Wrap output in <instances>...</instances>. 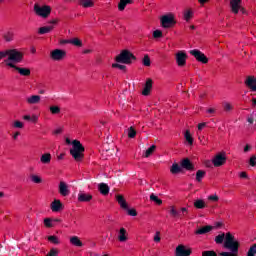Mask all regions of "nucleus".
I'll return each mask as SVG.
<instances>
[{
	"label": "nucleus",
	"mask_w": 256,
	"mask_h": 256,
	"mask_svg": "<svg viewBox=\"0 0 256 256\" xmlns=\"http://www.w3.org/2000/svg\"><path fill=\"white\" fill-rule=\"evenodd\" d=\"M79 3L85 9H87L89 7H93V5H94L93 0H80Z\"/></svg>",
	"instance_id": "36"
},
{
	"label": "nucleus",
	"mask_w": 256,
	"mask_h": 256,
	"mask_svg": "<svg viewBox=\"0 0 256 256\" xmlns=\"http://www.w3.org/2000/svg\"><path fill=\"white\" fill-rule=\"evenodd\" d=\"M49 109L52 115H59V113H61V108L59 106H50Z\"/></svg>",
	"instance_id": "41"
},
{
	"label": "nucleus",
	"mask_w": 256,
	"mask_h": 256,
	"mask_svg": "<svg viewBox=\"0 0 256 256\" xmlns=\"http://www.w3.org/2000/svg\"><path fill=\"white\" fill-rule=\"evenodd\" d=\"M214 167H223L227 163V156L225 152H220L212 159Z\"/></svg>",
	"instance_id": "7"
},
{
	"label": "nucleus",
	"mask_w": 256,
	"mask_h": 256,
	"mask_svg": "<svg viewBox=\"0 0 256 256\" xmlns=\"http://www.w3.org/2000/svg\"><path fill=\"white\" fill-rule=\"evenodd\" d=\"M239 241L235 239V236L231 232L226 233V240L224 241L225 249H229L231 252H220L219 256H239Z\"/></svg>",
	"instance_id": "1"
},
{
	"label": "nucleus",
	"mask_w": 256,
	"mask_h": 256,
	"mask_svg": "<svg viewBox=\"0 0 256 256\" xmlns=\"http://www.w3.org/2000/svg\"><path fill=\"white\" fill-rule=\"evenodd\" d=\"M126 211H128V215H130V217H137V210H135L134 208H128Z\"/></svg>",
	"instance_id": "54"
},
{
	"label": "nucleus",
	"mask_w": 256,
	"mask_h": 256,
	"mask_svg": "<svg viewBox=\"0 0 256 256\" xmlns=\"http://www.w3.org/2000/svg\"><path fill=\"white\" fill-rule=\"evenodd\" d=\"M182 169H186V171H195V165L191 162L189 158H185L180 162Z\"/></svg>",
	"instance_id": "16"
},
{
	"label": "nucleus",
	"mask_w": 256,
	"mask_h": 256,
	"mask_svg": "<svg viewBox=\"0 0 256 256\" xmlns=\"http://www.w3.org/2000/svg\"><path fill=\"white\" fill-rule=\"evenodd\" d=\"M44 225H45V227H48L49 229L51 227H55V224H53V219H51V218H45Z\"/></svg>",
	"instance_id": "44"
},
{
	"label": "nucleus",
	"mask_w": 256,
	"mask_h": 256,
	"mask_svg": "<svg viewBox=\"0 0 256 256\" xmlns=\"http://www.w3.org/2000/svg\"><path fill=\"white\" fill-rule=\"evenodd\" d=\"M247 121L250 125H253V123H255V118H253V115H250L248 118H247Z\"/></svg>",
	"instance_id": "58"
},
{
	"label": "nucleus",
	"mask_w": 256,
	"mask_h": 256,
	"mask_svg": "<svg viewBox=\"0 0 256 256\" xmlns=\"http://www.w3.org/2000/svg\"><path fill=\"white\" fill-rule=\"evenodd\" d=\"M194 207L196 209H205V207H207V205L205 204V201L198 199L194 202Z\"/></svg>",
	"instance_id": "34"
},
{
	"label": "nucleus",
	"mask_w": 256,
	"mask_h": 256,
	"mask_svg": "<svg viewBox=\"0 0 256 256\" xmlns=\"http://www.w3.org/2000/svg\"><path fill=\"white\" fill-rule=\"evenodd\" d=\"M136 135H137V131L135 130V128H133V126H131L128 129V137H129V139H135Z\"/></svg>",
	"instance_id": "42"
},
{
	"label": "nucleus",
	"mask_w": 256,
	"mask_h": 256,
	"mask_svg": "<svg viewBox=\"0 0 256 256\" xmlns=\"http://www.w3.org/2000/svg\"><path fill=\"white\" fill-rule=\"evenodd\" d=\"M5 57L9 58V49L0 51V61H1V59H5Z\"/></svg>",
	"instance_id": "53"
},
{
	"label": "nucleus",
	"mask_w": 256,
	"mask_h": 256,
	"mask_svg": "<svg viewBox=\"0 0 256 256\" xmlns=\"http://www.w3.org/2000/svg\"><path fill=\"white\" fill-rule=\"evenodd\" d=\"M59 193L62 195V197H68V195L71 193V191H69V186L64 181L59 183Z\"/></svg>",
	"instance_id": "17"
},
{
	"label": "nucleus",
	"mask_w": 256,
	"mask_h": 256,
	"mask_svg": "<svg viewBox=\"0 0 256 256\" xmlns=\"http://www.w3.org/2000/svg\"><path fill=\"white\" fill-rule=\"evenodd\" d=\"M13 37H15V33L12 31H8L3 35V38L5 41H7V43H11V41H13Z\"/></svg>",
	"instance_id": "35"
},
{
	"label": "nucleus",
	"mask_w": 256,
	"mask_h": 256,
	"mask_svg": "<svg viewBox=\"0 0 256 256\" xmlns=\"http://www.w3.org/2000/svg\"><path fill=\"white\" fill-rule=\"evenodd\" d=\"M41 163L44 165H49L51 163V153H45L40 157Z\"/></svg>",
	"instance_id": "28"
},
{
	"label": "nucleus",
	"mask_w": 256,
	"mask_h": 256,
	"mask_svg": "<svg viewBox=\"0 0 256 256\" xmlns=\"http://www.w3.org/2000/svg\"><path fill=\"white\" fill-rule=\"evenodd\" d=\"M46 256H59V250H57L56 248H51Z\"/></svg>",
	"instance_id": "49"
},
{
	"label": "nucleus",
	"mask_w": 256,
	"mask_h": 256,
	"mask_svg": "<svg viewBox=\"0 0 256 256\" xmlns=\"http://www.w3.org/2000/svg\"><path fill=\"white\" fill-rule=\"evenodd\" d=\"M175 17L172 14L164 15L161 18V25L164 29H169V27H173L175 25Z\"/></svg>",
	"instance_id": "10"
},
{
	"label": "nucleus",
	"mask_w": 256,
	"mask_h": 256,
	"mask_svg": "<svg viewBox=\"0 0 256 256\" xmlns=\"http://www.w3.org/2000/svg\"><path fill=\"white\" fill-rule=\"evenodd\" d=\"M245 85L252 91H256V78L254 76H248Z\"/></svg>",
	"instance_id": "21"
},
{
	"label": "nucleus",
	"mask_w": 256,
	"mask_h": 256,
	"mask_svg": "<svg viewBox=\"0 0 256 256\" xmlns=\"http://www.w3.org/2000/svg\"><path fill=\"white\" fill-rule=\"evenodd\" d=\"M70 243L74 245V247H83V242L77 236H73L70 238Z\"/></svg>",
	"instance_id": "29"
},
{
	"label": "nucleus",
	"mask_w": 256,
	"mask_h": 256,
	"mask_svg": "<svg viewBox=\"0 0 256 256\" xmlns=\"http://www.w3.org/2000/svg\"><path fill=\"white\" fill-rule=\"evenodd\" d=\"M112 67L114 69H120V71H126L127 70V66L121 65V64H119V62L112 64Z\"/></svg>",
	"instance_id": "47"
},
{
	"label": "nucleus",
	"mask_w": 256,
	"mask_h": 256,
	"mask_svg": "<svg viewBox=\"0 0 256 256\" xmlns=\"http://www.w3.org/2000/svg\"><path fill=\"white\" fill-rule=\"evenodd\" d=\"M70 44L75 45V47H83V42L79 38L71 39Z\"/></svg>",
	"instance_id": "40"
},
{
	"label": "nucleus",
	"mask_w": 256,
	"mask_h": 256,
	"mask_svg": "<svg viewBox=\"0 0 256 256\" xmlns=\"http://www.w3.org/2000/svg\"><path fill=\"white\" fill-rule=\"evenodd\" d=\"M93 199V195L87 194L85 192L78 193V201L80 203H89Z\"/></svg>",
	"instance_id": "19"
},
{
	"label": "nucleus",
	"mask_w": 256,
	"mask_h": 256,
	"mask_svg": "<svg viewBox=\"0 0 256 256\" xmlns=\"http://www.w3.org/2000/svg\"><path fill=\"white\" fill-rule=\"evenodd\" d=\"M50 209H51V211H53V213H59V211H61V209H63V203H61V200H54L50 204Z\"/></svg>",
	"instance_id": "18"
},
{
	"label": "nucleus",
	"mask_w": 256,
	"mask_h": 256,
	"mask_svg": "<svg viewBox=\"0 0 256 256\" xmlns=\"http://www.w3.org/2000/svg\"><path fill=\"white\" fill-rule=\"evenodd\" d=\"M193 250L183 244H180L176 247L175 255L176 256H191Z\"/></svg>",
	"instance_id": "11"
},
{
	"label": "nucleus",
	"mask_w": 256,
	"mask_h": 256,
	"mask_svg": "<svg viewBox=\"0 0 256 256\" xmlns=\"http://www.w3.org/2000/svg\"><path fill=\"white\" fill-rule=\"evenodd\" d=\"M226 239H227V234L222 233L215 237V243H217V245H221L223 241H226Z\"/></svg>",
	"instance_id": "32"
},
{
	"label": "nucleus",
	"mask_w": 256,
	"mask_h": 256,
	"mask_svg": "<svg viewBox=\"0 0 256 256\" xmlns=\"http://www.w3.org/2000/svg\"><path fill=\"white\" fill-rule=\"evenodd\" d=\"M157 149V146L155 145H152L150 146L146 151H145V154H144V157H151V155H153V153H155V150Z\"/></svg>",
	"instance_id": "37"
},
{
	"label": "nucleus",
	"mask_w": 256,
	"mask_h": 256,
	"mask_svg": "<svg viewBox=\"0 0 256 256\" xmlns=\"http://www.w3.org/2000/svg\"><path fill=\"white\" fill-rule=\"evenodd\" d=\"M206 174L207 172H205V170H198L196 172V181L198 183H201V181H203V178L205 177Z\"/></svg>",
	"instance_id": "33"
},
{
	"label": "nucleus",
	"mask_w": 256,
	"mask_h": 256,
	"mask_svg": "<svg viewBox=\"0 0 256 256\" xmlns=\"http://www.w3.org/2000/svg\"><path fill=\"white\" fill-rule=\"evenodd\" d=\"M28 105H37V103L41 102V96L39 95H32L26 99Z\"/></svg>",
	"instance_id": "23"
},
{
	"label": "nucleus",
	"mask_w": 256,
	"mask_h": 256,
	"mask_svg": "<svg viewBox=\"0 0 256 256\" xmlns=\"http://www.w3.org/2000/svg\"><path fill=\"white\" fill-rule=\"evenodd\" d=\"M230 9L234 15H237L240 10L245 14V8L241 7V0H230Z\"/></svg>",
	"instance_id": "12"
},
{
	"label": "nucleus",
	"mask_w": 256,
	"mask_h": 256,
	"mask_svg": "<svg viewBox=\"0 0 256 256\" xmlns=\"http://www.w3.org/2000/svg\"><path fill=\"white\" fill-rule=\"evenodd\" d=\"M67 57V52L62 49H54L50 52V59L52 61H63Z\"/></svg>",
	"instance_id": "8"
},
{
	"label": "nucleus",
	"mask_w": 256,
	"mask_h": 256,
	"mask_svg": "<svg viewBox=\"0 0 256 256\" xmlns=\"http://www.w3.org/2000/svg\"><path fill=\"white\" fill-rule=\"evenodd\" d=\"M223 107H224V111H231V109H233V106H231L229 102H224Z\"/></svg>",
	"instance_id": "56"
},
{
	"label": "nucleus",
	"mask_w": 256,
	"mask_h": 256,
	"mask_svg": "<svg viewBox=\"0 0 256 256\" xmlns=\"http://www.w3.org/2000/svg\"><path fill=\"white\" fill-rule=\"evenodd\" d=\"M130 3H133L132 0H120V2L118 3V9L120 11H125V8L127 7V5H130Z\"/></svg>",
	"instance_id": "30"
},
{
	"label": "nucleus",
	"mask_w": 256,
	"mask_h": 256,
	"mask_svg": "<svg viewBox=\"0 0 256 256\" xmlns=\"http://www.w3.org/2000/svg\"><path fill=\"white\" fill-rule=\"evenodd\" d=\"M202 256H217L215 250H205L202 252Z\"/></svg>",
	"instance_id": "48"
},
{
	"label": "nucleus",
	"mask_w": 256,
	"mask_h": 256,
	"mask_svg": "<svg viewBox=\"0 0 256 256\" xmlns=\"http://www.w3.org/2000/svg\"><path fill=\"white\" fill-rule=\"evenodd\" d=\"M142 63L144 65V67H151V58H149V55L146 54L144 56Z\"/></svg>",
	"instance_id": "43"
},
{
	"label": "nucleus",
	"mask_w": 256,
	"mask_h": 256,
	"mask_svg": "<svg viewBox=\"0 0 256 256\" xmlns=\"http://www.w3.org/2000/svg\"><path fill=\"white\" fill-rule=\"evenodd\" d=\"M30 177H31V181L33 183H37V184L43 183V179H41V177H39V176H37L35 174H32Z\"/></svg>",
	"instance_id": "45"
},
{
	"label": "nucleus",
	"mask_w": 256,
	"mask_h": 256,
	"mask_svg": "<svg viewBox=\"0 0 256 256\" xmlns=\"http://www.w3.org/2000/svg\"><path fill=\"white\" fill-rule=\"evenodd\" d=\"M255 255H256V243L253 244V245L249 248V250H248V252H247V256H255Z\"/></svg>",
	"instance_id": "46"
},
{
	"label": "nucleus",
	"mask_w": 256,
	"mask_h": 256,
	"mask_svg": "<svg viewBox=\"0 0 256 256\" xmlns=\"http://www.w3.org/2000/svg\"><path fill=\"white\" fill-rule=\"evenodd\" d=\"M154 39H161L163 37V32L161 30H155L153 32Z\"/></svg>",
	"instance_id": "51"
},
{
	"label": "nucleus",
	"mask_w": 256,
	"mask_h": 256,
	"mask_svg": "<svg viewBox=\"0 0 256 256\" xmlns=\"http://www.w3.org/2000/svg\"><path fill=\"white\" fill-rule=\"evenodd\" d=\"M240 177H241V179H247V172H241L240 173Z\"/></svg>",
	"instance_id": "62"
},
{
	"label": "nucleus",
	"mask_w": 256,
	"mask_h": 256,
	"mask_svg": "<svg viewBox=\"0 0 256 256\" xmlns=\"http://www.w3.org/2000/svg\"><path fill=\"white\" fill-rule=\"evenodd\" d=\"M47 240L49 243H52V245H60L61 240L56 235H50L47 237Z\"/></svg>",
	"instance_id": "31"
},
{
	"label": "nucleus",
	"mask_w": 256,
	"mask_h": 256,
	"mask_svg": "<svg viewBox=\"0 0 256 256\" xmlns=\"http://www.w3.org/2000/svg\"><path fill=\"white\" fill-rule=\"evenodd\" d=\"M153 89V80L151 78H148L146 80V83L144 85V88L142 90V95H144V97H147L149 95H151V90Z\"/></svg>",
	"instance_id": "15"
},
{
	"label": "nucleus",
	"mask_w": 256,
	"mask_h": 256,
	"mask_svg": "<svg viewBox=\"0 0 256 256\" xmlns=\"http://www.w3.org/2000/svg\"><path fill=\"white\" fill-rule=\"evenodd\" d=\"M170 215L174 219H183V217H185L186 215H189V210L185 207H182L179 211V210L175 209V206H171L170 207Z\"/></svg>",
	"instance_id": "6"
},
{
	"label": "nucleus",
	"mask_w": 256,
	"mask_h": 256,
	"mask_svg": "<svg viewBox=\"0 0 256 256\" xmlns=\"http://www.w3.org/2000/svg\"><path fill=\"white\" fill-rule=\"evenodd\" d=\"M193 17V12L191 10H188L184 12V19L185 21H189Z\"/></svg>",
	"instance_id": "52"
},
{
	"label": "nucleus",
	"mask_w": 256,
	"mask_h": 256,
	"mask_svg": "<svg viewBox=\"0 0 256 256\" xmlns=\"http://www.w3.org/2000/svg\"><path fill=\"white\" fill-rule=\"evenodd\" d=\"M207 123L203 122L198 124V131H202L204 129V127H206Z\"/></svg>",
	"instance_id": "59"
},
{
	"label": "nucleus",
	"mask_w": 256,
	"mask_h": 256,
	"mask_svg": "<svg viewBox=\"0 0 256 256\" xmlns=\"http://www.w3.org/2000/svg\"><path fill=\"white\" fill-rule=\"evenodd\" d=\"M8 67H11V69H15V71H18L22 77H29L31 75V69L29 68H21L13 63H8Z\"/></svg>",
	"instance_id": "14"
},
{
	"label": "nucleus",
	"mask_w": 256,
	"mask_h": 256,
	"mask_svg": "<svg viewBox=\"0 0 256 256\" xmlns=\"http://www.w3.org/2000/svg\"><path fill=\"white\" fill-rule=\"evenodd\" d=\"M23 119H24V121H31V116L30 115H24Z\"/></svg>",
	"instance_id": "64"
},
{
	"label": "nucleus",
	"mask_w": 256,
	"mask_h": 256,
	"mask_svg": "<svg viewBox=\"0 0 256 256\" xmlns=\"http://www.w3.org/2000/svg\"><path fill=\"white\" fill-rule=\"evenodd\" d=\"M184 137L189 145H193V136H191V132L189 130H186Z\"/></svg>",
	"instance_id": "39"
},
{
	"label": "nucleus",
	"mask_w": 256,
	"mask_h": 256,
	"mask_svg": "<svg viewBox=\"0 0 256 256\" xmlns=\"http://www.w3.org/2000/svg\"><path fill=\"white\" fill-rule=\"evenodd\" d=\"M34 13L38 17H42V19H47L49 15H51V6L49 5H41L40 3L34 4Z\"/></svg>",
	"instance_id": "5"
},
{
	"label": "nucleus",
	"mask_w": 256,
	"mask_h": 256,
	"mask_svg": "<svg viewBox=\"0 0 256 256\" xmlns=\"http://www.w3.org/2000/svg\"><path fill=\"white\" fill-rule=\"evenodd\" d=\"M248 151H251V147L249 146V144H247V145L244 147V153H248Z\"/></svg>",
	"instance_id": "63"
},
{
	"label": "nucleus",
	"mask_w": 256,
	"mask_h": 256,
	"mask_svg": "<svg viewBox=\"0 0 256 256\" xmlns=\"http://www.w3.org/2000/svg\"><path fill=\"white\" fill-rule=\"evenodd\" d=\"M109 185L106 183H100L98 185V191L101 193V195H109Z\"/></svg>",
	"instance_id": "24"
},
{
	"label": "nucleus",
	"mask_w": 256,
	"mask_h": 256,
	"mask_svg": "<svg viewBox=\"0 0 256 256\" xmlns=\"http://www.w3.org/2000/svg\"><path fill=\"white\" fill-rule=\"evenodd\" d=\"M176 63L178 67H185V65H187V53L179 51L176 54Z\"/></svg>",
	"instance_id": "13"
},
{
	"label": "nucleus",
	"mask_w": 256,
	"mask_h": 256,
	"mask_svg": "<svg viewBox=\"0 0 256 256\" xmlns=\"http://www.w3.org/2000/svg\"><path fill=\"white\" fill-rule=\"evenodd\" d=\"M181 171H183V167H181L177 164V163H173L171 168H170V172L172 173V175H177L178 173H181Z\"/></svg>",
	"instance_id": "25"
},
{
	"label": "nucleus",
	"mask_w": 256,
	"mask_h": 256,
	"mask_svg": "<svg viewBox=\"0 0 256 256\" xmlns=\"http://www.w3.org/2000/svg\"><path fill=\"white\" fill-rule=\"evenodd\" d=\"M13 127H14L15 129H23L24 124H23V122H21V121H19V120H16V121H14V123H13Z\"/></svg>",
	"instance_id": "50"
},
{
	"label": "nucleus",
	"mask_w": 256,
	"mask_h": 256,
	"mask_svg": "<svg viewBox=\"0 0 256 256\" xmlns=\"http://www.w3.org/2000/svg\"><path fill=\"white\" fill-rule=\"evenodd\" d=\"M150 201H153L156 205H163V200L159 199L155 194L150 195Z\"/></svg>",
	"instance_id": "38"
},
{
	"label": "nucleus",
	"mask_w": 256,
	"mask_h": 256,
	"mask_svg": "<svg viewBox=\"0 0 256 256\" xmlns=\"http://www.w3.org/2000/svg\"><path fill=\"white\" fill-rule=\"evenodd\" d=\"M211 231H213V226L206 225V226L198 228L195 231V235H207V233H211Z\"/></svg>",
	"instance_id": "20"
},
{
	"label": "nucleus",
	"mask_w": 256,
	"mask_h": 256,
	"mask_svg": "<svg viewBox=\"0 0 256 256\" xmlns=\"http://www.w3.org/2000/svg\"><path fill=\"white\" fill-rule=\"evenodd\" d=\"M190 55H192L196 61H198L199 63H203L204 65L209 63V58H207V56H205V54L203 52H201L200 50L194 49V50H190L189 51Z\"/></svg>",
	"instance_id": "9"
},
{
	"label": "nucleus",
	"mask_w": 256,
	"mask_h": 256,
	"mask_svg": "<svg viewBox=\"0 0 256 256\" xmlns=\"http://www.w3.org/2000/svg\"><path fill=\"white\" fill-rule=\"evenodd\" d=\"M154 241L156 243H159V241H161V236H159V232H157L156 235L154 236Z\"/></svg>",
	"instance_id": "61"
},
{
	"label": "nucleus",
	"mask_w": 256,
	"mask_h": 256,
	"mask_svg": "<svg viewBox=\"0 0 256 256\" xmlns=\"http://www.w3.org/2000/svg\"><path fill=\"white\" fill-rule=\"evenodd\" d=\"M116 201L122 209H129V205L127 204V201L125 200V197H123V195H116Z\"/></svg>",
	"instance_id": "22"
},
{
	"label": "nucleus",
	"mask_w": 256,
	"mask_h": 256,
	"mask_svg": "<svg viewBox=\"0 0 256 256\" xmlns=\"http://www.w3.org/2000/svg\"><path fill=\"white\" fill-rule=\"evenodd\" d=\"M66 143L67 145L72 144V148L70 149V155H72L73 159H75V161H83V158L85 157V155L83 154L85 153V147H83L81 141L73 140L71 142V139L66 138Z\"/></svg>",
	"instance_id": "2"
},
{
	"label": "nucleus",
	"mask_w": 256,
	"mask_h": 256,
	"mask_svg": "<svg viewBox=\"0 0 256 256\" xmlns=\"http://www.w3.org/2000/svg\"><path fill=\"white\" fill-rule=\"evenodd\" d=\"M137 57L129 50H122L118 56H116V63H124L125 65H131V61H135Z\"/></svg>",
	"instance_id": "4"
},
{
	"label": "nucleus",
	"mask_w": 256,
	"mask_h": 256,
	"mask_svg": "<svg viewBox=\"0 0 256 256\" xmlns=\"http://www.w3.org/2000/svg\"><path fill=\"white\" fill-rule=\"evenodd\" d=\"M54 29V26H44L40 27L38 30L39 35H46V33H51Z\"/></svg>",
	"instance_id": "27"
},
{
	"label": "nucleus",
	"mask_w": 256,
	"mask_h": 256,
	"mask_svg": "<svg viewBox=\"0 0 256 256\" xmlns=\"http://www.w3.org/2000/svg\"><path fill=\"white\" fill-rule=\"evenodd\" d=\"M127 230L125 228H120L118 239L121 243L127 241Z\"/></svg>",
	"instance_id": "26"
},
{
	"label": "nucleus",
	"mask_w": 256,
	"mask_h": 256,
	"mask_svg": "<svg viewBox=\"0 0 256 256\" xmlns=\"http://www.w3.org/2000/svg\"><path fill=\"white\" fill-rule=\"evenodd\" d=\"M209 201H219V196L217 195H210L208 197Z\"/></svg>",
	"instance_id": "57"
},
{
	"label": "nucleus",
	"mask_w": 256,
	"mask_h": 256,
	"mask_svg": "<svg viewBox=\"0 0 256 256\" xmlns=\"http://www.w3.org/2000/svg\"><path fill=\"white\" fill-rule=\"evenodd\" d=\"M30 121H32V123H37V121H39V117H37V115H33L30 117Z\"/></svg>",
	"instance_id": "60"
},
{
	"label": "nucleus",
	"mask_w": 256,
	"mask_h": 256,
	"mask_svg": "<svg viewBox=\"0 0 256 256\" xmlns=\"http://www.w3.org/2000/svg\"><path fill=\"white\" fill-rule=\"evenodd\" d=\"M249 165H250L251 167H256V156H255V155H253V156L250 157Z\"/></svg>",
	"instance_id": "55"
},
{
	"label": "nucleus",
	"mask_w": 256,
	"mask_h": 256,
	"mask_svg": "<svg viewBox=\"0 0 256 256\" xmlns=\"http://www.w3.org/2000/svg\"><path fill=\"white\" fill-rule=\"evenodd\" d=\"M23 52L19 51L18 49H9V56L5 60L7 67H9V63L13 65H17V63L23 62Z\"/></svg>",
	"instance_id": "3"
}]
</instances>
